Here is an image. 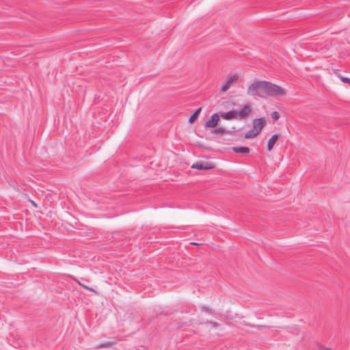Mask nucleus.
I'll use <instances>...</instances> for the list:
<instances>
[{
  "instance_id": "nucleus-12",
  "label": "nucleus",
  "mask_w": 350,
  "mask_h": 350,
  "mask_svg": "<svg viewBox=\"0 0 350 350\" xmlns=\"http://www.w3.org/2000/svg\"><path fill=\"white\" fill-rule=\"evenodd\" d=\"M79 284L80 286H81L83 288H85V289H87V290H88V291H91V292H93V293H97V292H96L94 288H91V287H89V286H86V285H85V284H81V283H80V282H79Z\"/></svg>"
},
{
  "instance_id": "nucleus-11",
  "label": "nucleus",
  "mask_w": 350,
  "mask_h": 350,
  "mask_svg": "<svg viewBox=\"0 0 350 350\" xmlns=\"http://www.w3.org/2000/svg\"><path fill=\"white\" fill-rule=\"evenodd\" d=\"M113 345V342H107L102 344L98 345L96 348V349H100V348H107L110 347Z\"/></svg>"
},
{
  "instance_id": "nucleus-3",
  "label": "nucleus",
  "mask_w": 350,
  "mask_h": 350,
  "mask_svg": "<svg viewBox=\"0 0 350 350\" xmlns=\"http://www.w3.org/2000/svg\"><path fill=\"white\" fill-rule=\"evenodd\" d=\"M265 124V120L262 118H256L253 120L252 129L247 131L245 135V139H251L260 134Z\"/></svg>"
},
{
  "instance_id": "nucleus-4",
  "label": "nucleus",
  "mask_w": 350,
  "mask_h": 350,
  "mask_svg": "<svg viewBox=\"0 0 350 350\" xmlns=\"http://www.w3.org/2000/svg\"><path fill=\"white\" fill-rule=\"evenodd\" d=\"M239 81V75L237 74H234L229 77L227 80L224 83L223 85L221 88V91L223 92H226L228 91L234 84L238 83Z\"/></svg>"
},
{
  "instance_id": "nucleus-18",
  "label": "nucleus",
  "mask_w": 350,
  "mask_h": 350,
  "mask_svg": "<svg viewBox=\"0 0 350 350\" xmlns=\"http://www.w3.org/2000/svg\"><path fill=\"white\" fill-rule=\"evenodd\" d=\"M191 244H193V245H198L197 243H191Z\"/></svg>"
},
{
  "instance_id": "nucleus-19",
  "label": "nucleus",
  "mask_w": 350,
  "mask_h": 350,
  "mask_svg": "<svg viewBox=\"0 0 350 350\" xmlns=\"http://www.w3.org/2000/svg\"><path fill=\"white\" fill-rule=\"evenodd\" d=\"M32 204H33V205H34L35 206H36V204H35L33 202H32Z\"/></svg>"
},
{
  "instance_id": "nucleus-1",
  "label": "nucleus",
  "mask_w": 350,
  "mask_h": 350,
  "mask_svg": "<svg viewBox=\"0 0 350 350\" xmlns=\"http://www.w3.org/2000/svg\"><path fill=\"white\" fill-rule=\"evenodd\" d=\"M286 90L282 87L267 81H255L247 88V94L267 98L269 96L286 95Z\"/></svg>"
},
{
  "instance_id": "nucleus-7",
  "label": "nucleus",
  "mask_w": 350,
  "mask_h": 350,
  "mask_svg": "<svg viewBox=\"0 0 350 350\" xmlns=\"http://www.w3.org/2000/svg\"><path fill=\"white\" fill-rule=\"evenodd\" d=\"M232 150L236 153H240L243 156L249 154L250 149L248 147L241 146V147H232Z\"/></svg>"
},
{
  "instance_id": "nucleus-15",
  "label": "nucleus",
  "mask_w": 350,
  "mask_h": 350,
  "mask_svg": "<svg viewBox=\"0 0 350 350\" xmlns=\"http://www.w3.org/2000/svg\"><path fill=\"white\" fill-rule=\"evenodd\" d=\"M202 310L207 313H211V309L206 306H203Z\"/></svg>"
},
{
  "instance_id": "nucleus-2",
  "label": "nucleus",
  "mask_w": 350,
  "mask_h": 350,
  "mask_svg": "<svg viewBox=\"0 0 350 350\" xmlns=\"http://www.w3.org/2000/svg\"><path fill=\"white\" fill-rule=\"evenodd\" d=\"M252 113V108L249 104L241 105L239 111L232 110L228 112L221 113V117L225 120H243Z\"/></svg>"
},
{
  "instance_id": "nucleus-5",
  "label": "nucleus",
  "mask_w": 350,
  "mask_h": 350,
  "mask_svg": "<svg viewBox=\"0 0 350 350\" xmlns=\"http://www.w3.org/2000/svg\"><path fill=\"white\" fill-rule=\"evenodd\" d=\"M219 121V116L217 113H214L210 120L204 123L205 128H215Z\"/></svg>"
},
{
  "instance_id": "nucleus-16",
  "label": "nucleus",
  "mask_w": 350,
  "mask_h": 350,
  "mask_svg": "<svg viewBox=\"0 0 350 350\" xmlns=\"http://www.w3.org/2000/svg\"><path fill=\"white\" fill-rule=\"evenodd\" d=\"M341 80L345 82V83H348L349 84H350V79L349 78H347V77H342L341 78Z\"/></svg>"
},
{
  "instance_id": "nucleus-9",
  "label": "nucleus",
  "mask_w": 350,
  "mask_h": 350,
  "mask_svg": "<svg viewBox=\"0 0 350 350\" xmlns=\"http://www.w3.org/2000/svg\"><path fill=\"white\" fill-rule=\"evenodd\" d=\"M225 133L226 130L222 127L217 128L211 131V133L215 135H224Z\"/></svg>"
},
{
  "instance_id": "nucleus-6",
  "label": "nucleus",
  "mask_w": 350,
  "mask_h": 350,
  "mask_svg": "<svg viewBox=\"0 0 350 350\" xmlns=\"http://www.w3.org/2000/svg\"><path fill=\"white\" fill-rule=\"evenodd\" d=\"M191 167L193 169H197L199 170H210L213 168V165L211 163L208 162H198L191 165Z\"/></svg>"
},
{
  "instance_id": "nucleus-10",
  "label": "nucleus",
  "mask_w": 350,
  "mask_h": 350,
  "mask_svg": "<svg viewBox=\"0 0 350 350\" xmlns=\"http://www.w3.org/2000/svg\"><path fill=\"white\" fill-rule=\"evenodd\" d=\"M201 107L196 109V111L194 112V113L189 118V122L193 123L194 120H196L197 116L199 114V113L201 111Z\"/></svg>"
},
{
  "instance_id": "nucleus-8",
  "label": "nucleus",
  "mask_w": 350,
  "mask_h": 350,
  "mask_svg": "<svg viewBox=\"0 0 350 350\" xmlns=\"http://www.w3.org/2000/svg\"><path fill=\"white\" fill-rule=\"evenodd\" d=\"M278 138H279V136L278 135L275 134L269 139V140L268 141V143H267L268 151H271L273 149V148L275 142L278 139Z\"/></svg>"
},
{
  "instance_id": "nucleus-14",
  "label": "nucleus",
  "mask_w": 350,
  "mask_h": 350,
  "mask_svg": "<svg viewBox=\"0 0 350 350\" xmlns=\"http://www.w3.org/2000/svg\"><path fill=\"white\" fill-rule=\"evenodd\" d=\"M271 118L273 119V120H278L279 118V114L278 112L276 111H274L271 113Z\"/></svg>"
},
{
  "instance_id": "nucleus-13",
  "label": "nucleus",
  "mask_w": 350,
  "mask_h": 350,
  "mask_svg": "<svg viewBox=\"0 0 350 350\" xmlns=\"http://www.w3.org/2000/svg\"><path fill=\"white\" fill-rule=\"evenodd\" d=\"M206 323L211 325L214 327H219V324L215 321H207Z\"/></svg>"
},
{
  "instance_id": "nucleus-17",
  "label": "nucleus",
  "mask_w": 350,
  "mask_h": 350,
  "mask_svg": "<svg viewBox=\"0 0 350 350\" xmlns=\"http://www.w3.org/2000/svg\"><path fill=\"white\" fill-rule=\"evenodd\" d=\"M323 350H331V349H328V348H323Z\"/></svg>"
}]
</instances>
